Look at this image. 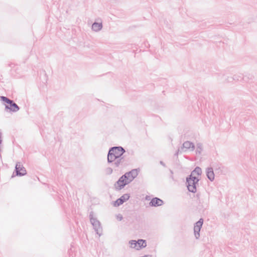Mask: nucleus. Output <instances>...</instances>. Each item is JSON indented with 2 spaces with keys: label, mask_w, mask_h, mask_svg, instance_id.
<instances>
[{
  "label": "nucleus",
  "mask_w": 257,
  "mask_h": 257,
  "mask_svg": "<svg viewBox=\"0 0 257 257\" xmlns=\"http://www.w3.org/2000/svg\"><path fill=\"white\" fill-rule=\"evenodd\" d=\"M125 152V150L121 146L111 147L107 154L108 163H112L115 167L123 168L125 163L122 155Z\"/></svg>",
  "instance_id": "nucleus-1"
},
{
  "label": "nucleus",
  "mask_w": 257,
  "mask_h": 257,
  "mask_svg": "<svg viewBox=\"0 0 257 257\" xmlns=\"http://www.w3.org/2000/svg\"><path fill=\"white\" fill-rule=\"evenodd\" d=\"M139 169L132 170L128 172L125 173L121 176L117 181L114 184V187L116 190H120L125 185L130 183L138 175Z\"/></svg>",
  "instance_id": "nucleus-2"
},
{
  "label": "nucleus",
  "mask_w": 257,
  "mask_h": 257,
  "mask_svg": "<svg viewBox=\"0 0 257 257\" xmlns=\"http://www.w3.org/2000/svg\"><path fill=\"white\" fill-rule=\"evenodd\" d=\"M0 100L4 102L7 104H5V110L8 111L9 110L10 111L12 112H16L20 110V107L16 104L13 100H11L6 96H0Z\"/></svg>",
  "instance_id": "nucleus-3"
},
{
  "label": "nucleus",
  "mask_w": 257,
  "mask_h": 257,
  "mask_svg": "<svg viewBox=\"0 0 257 257\" xmlns=\"http://www.w3.org/2000/svg\"><path fill=\"white\" fill-rule=\"evenodd\" d=\"M89 218L90 222L93 226V229L96 232V234L100 236L102 234V228L101 226L100 222L96 218L93 217V213L91 212L89 214Z\"/></svg>",
  "instance_id": "nucleus-4"
},
{
  "label": "nucleus",
  "mask_w": 257,
  "mask_h": 257,
  "mask_svg": "<svg viewBox=\"0 0 257 257\" xmlns=\"http://www.w3.org/2000/svg\"><path fill=\"white\" fill-rule=\"evenodd\" d=\"M199 179L197 177H187L186 179V184L189 191L192 193L196 192V184H198Z\"/></svg>",
  "instance_id": "nucleus-5"
},
{
  "label": "nucleus",
  "mask_w": 257,
  "mask_h": 257,
  "mask_svg": "<svg viewBox=\"0 0 257 257\" xmlns=\"http://www.w3.org/2000/svg\"><path fill=\"white\" fill-rule=\"evenodd\" d=\"M203 223V219L200 218L196 222L194 227V233L195 237L196 239H198L200 237V231Z\"/></svg>",
  "instance_id": "nucleus-6"
},
{
  "label": "nucleus",
  "mask_w": 257,
  "mask_h": 257,
  "mask_svg": "<svg viewBox=\"0 0 257 257\" xmlns=\"http://www.w3.org/2000/svg\"><path fill=\"white\" fill-rule=\"evenodd\" d=\"M15 171L17 176H23L27 174L26 170L20 162L16 163Z\"/></svg>",
  "instance_id": "nucleus-7"
},
{
  "label": "nucleus",
  "mask_w": 257,
  "mask_h": 257,
  "mask_svg": "<svg viewBox=\"0 0 257 257\" xmlns=\"http://www.w3.org/2000/svg\"><path fill=\"white\" fill-rule=\"evenodd\" d=\"M195 147L194 144L190 142L186 141L182 145L181 149L182 151L186 152L187 151H193L195 150Z\"/></svg>",
  "instance_id": "nucleus-8"
},
{
  "label": "nucleus",
  "mask_w": 257,
  "mask_h": 257,
  "mask_svg": "<svg viewBox=\"0 0 257 257\" xmlns=\"http://www.w3.org/2000/svg\"><path fill=\"white\" fill-rule=\"evenodd\" d=\"M130 196L128 194H124L119 198L117 199L113 203L115 207H117L122 204L125 201L128 200Z\"/></svg>",
  "instance_id": "nucleus-9"
},
{
  "label": "nucleus",
  "mask_w": 257,
  "mask_h": 257,
  "mask_svg": "<svg viewBox=\"0 0 257 257\" xmlns=\"http://www.w3.org/2000/svg\"><path fill=\"white\" fill-rule=\"evenodd\" d=\"M163 203L164 202L162 199L158 197H155L151 200L149 204L151 206L157 207L162 205Z\"/></svg>",
  "instance_id": "nucleus-10"
},
{
  "label": "nucleus",
  "mask_w": 257,
  "mask_h": 257,
  "mask_svg": "<svg viewBox=\"0 0 257 257\" xmlns=\"http://www.w3.org/2000/svg\"><path fill=\"white\" fill-rule=\"evenodd\" d=\"M206 176L210 181L214 180V173L212 167H208L206 169Z\"/></svg>",
  "instance_id": "nucleus-11"
},
{
  "label": "nucleus",
  "mask_w": 257,
  "mask_h": 257,
  "mask_svg": "<svg viewBox=\"0 0 257 257\" xmlns=\"http://www.w3.org/2000/svg\"><path fill=\"white\" fill-rule=\"evenodd\" d=\"M102 27L103 25L102 22L98 23L95 22L92 24L91 29L92 31L97 32L100 31L102 29Z\"/></svg>",
  "instance_id": "nucleus-12"
},
{
  "label": "nucleus",
  "mask_w": 257,
  "mask_h": 257,
  "mask_svg": "<svg viewBox=\"0 0 257 257\" xmlns=\"http://www.w3.org/2000/svg\"><path fill=\"white\" fill-rule=\"evenodd\" d=\"M202 173L201 169L199 167H196L195 169L191 172L190 177H196V175H201Z\"/></svg>",
  "instance_id": "nucleus-13"
},
{
  "label": "nucleus",
  "mask_w": 257,
  "mask_h": 257,
  "mask_svg": "<svg viewBox=\"0 0 257 257\" xmlns=\"http://www.w3.org/2000/svg\"><path fill=\"white\" fill-rule=\"evenodd\" d=\"M137 244L138 250H139L141 248L145 247L147 246V242L145 240L139 239L137 241Z\"/></svg>",
  "instance_id": "nucleus-14"
},
{
  "label": "nucleus",
  "mask_w": 257,
  "mask_h": 257,
  "mask_svg": "<svg viewBox=\"0 0 257 257\" xmlns=\"http://www.w3.org/2000/svg\"><path fill=\"white\" fill-rule=\"evenodd\" d=\"M203 151V146L201 143H198L196 144V153L197 154H201Z\"/></svg>",
  "instance_id": "nucleus-15"
},
{
  "label": "nucleus",
  "mask_w": 257,
  "mask_h": 257,
  "mask_svg": "<svg viewBox=\"0 0 257 257\" xmlns=\"http://www.w3.org/2000/svg\"><path fill=\"white\" fill-rule=\"evenodd\" d=\"M128 243L130 245V247H131L132 248H135L137 250H138L137 241H136L135 240H131L129 241Z\"/></svg>",
  "instance_id": "nucleus-16"
},
{
  "label": "nucleus",
  "mask_w": 257,
  "mask_h": 257,
  "mask_svg": "<svg viewBox=\"0 0 257 257\" xmlns=\"http://www.w3.org/2000/svg\"><path fill=\"white\" fill-rule=\"evenodd\" d=\"M233 80L239 81L242 79V75L241 74H235L233 76L232 78H231Z\"/></svg>",
  "instance_id": "nucleus-17"
},
{
  "label": "nucleus",
  "mask_w": 257,
  "mask_h": 257,
  "mask_svg": "<svg viewBox=\"0 0 257 257\" xmlns=\"http://www.w3.org/2000/svg\"><path fill=\"white\" fill-rule=\"evenodd\" d=\"M113 170L110 167H107L105 169V173L106 175H110L112 173Z\"/></svg>",
  "instance_id": "nucleus-18"
},
{
  "label": "nucleus",
  "mask_w": 257,
  "mask_h": 257,
  "mask_svg": "<svg viewBox=\"0 0 257 257\" xmlns=\"http://www.w3.org/2000/svg\"><path fill=\"white\" fill-rule=\"evenodd\" d=\"M117 218L118 220L121 221L123 217L121 214H118L117 216Z\"/></svg>",
  "instance_id": "nucleus-19"
},
{
  "label": "nucleus",
  "mask_w": 257,
  "mask_h": 257,
  "mask_svg": "<svg viewBox=\"0 0 257 257\" xmlns=\"http://www.w3.org/2000/svg\"><path fill=\"white\" fill-rule=\"evenodd\" d=\"M160 164L162 165L163 167H166V165L162 161H160Z\"/></svg>",
  "instance_id": "nucleus-20"
},
{
  "label": "nucleus",
  "mask_w": 257,
  "mask_h": 257,
  "mask_svg": "<svg viewBox=\"0 0 257 257\" xmlns=\"http://www.w3.org/2000/svg\"><path fill=\"white\" fill-rule=\"evenodd\" d=\"M179 152H180L181 153L182 152V151H181V149H178V150L177 152L175 153V155H176V156H178V154H179Z\"/></svg>",
  "instance_id": "nucleus-21"
},
{
  "label": "nucleus",
  "mask_w": 257,
  "mask_h": 257,
  "mask_svg": "<svg viewBox=\"0 0 257 257\" xmlns=\"http://www.w3.org/2000/svg\"><path fill=\"white\" fill-rule=\"evenodd\" d=\"M2 143V133L0 132V145Z\"/></svg>",
  "instance_id": "nucleus-22"
},
{
  "label": "nucleus",
  "mask_w": 257,
  "mask_h": 257,
  "mask_svg": "<svg viewBox=\"0 0 257 257\" xmlns=\"http://www.w3.org/2000/svg\"><path fill=\"white\" fill-rule=\"evenodd\" d=\"M140 257H152V255L148 254V255H145L144 256H141Z\"/></svg>",
  "instance_id": "nucleus-23"
}]
</instances>
